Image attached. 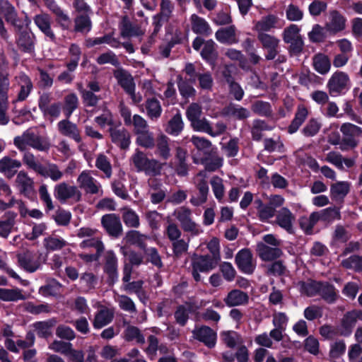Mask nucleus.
I'll return each instance as SVG.
<instances>
[{
  "instance_id": "1",
  "label": "nucleus",
  "mask_w": 362,
  "mask_h": 362,
  "mask_svg": "<svg viewBox=\"0 0 362 362\" xmlns=\"http://www.w3.org/2000/svg\"><path fill=\"white\" fill-rule=\"evenodd\" d=\"M13 144L21 152L28 151V146L41 152H47L51 147L47 138L35 134L30 130L14 137Z\"/></svg>"
},
{
  "instance_id": "2",
  "label": "nucleus",
  "mask_w": 362,
  "mask_h": 362,
  "mask_svg": "<svg viewBox=\"0 0 362 362\" xmlns=\"http://www.w3.org/2000/svg\"><path fill=\"white\" fill-rule=\"evenodd\" d=\"M1 16L15 29L21 30L23 28V23L18 18V12L14 6L8 0H0V36L8 42L10 36L5 28Z\"/></svg>"
},
{
  "instance_id": "3",
  "label": "nucleus",
  "mask_w": 362,
  "mask_h": 362,
  "mask_svg": "<svg viewBox=\"0 0 362 362\" xmlns=\"http://www.w3.org/2000/svg\"><path fill=\"white\" fill-rule=\"evenodd\" d=\"M137 171H144L148 175H158L160 174L162 164L156 159H150L145 153L136 149L131 158Z\"/></svg>"
},
{
  "instance_id": "4",
  "label": "nucleus",
  "mask_w": 362,
  "mask_h": 362,
  "mask_svg": "<svg viewBox=\"0 0 362 362\" xmlns=\"http://www.w3.org/2000/svg\"><path fill=\"white\" fill-rule=\"evenodd\" d=\"M193 183L198 190V195L192 197L190 202L194 206H199L207 201L209 187L208 185V175L205 170L199 171L192 179Z\"/></svg>"
},
{
  "instance_id": "5",
  "label": "nucleus",
  "mask_w": 362,
  "mask_h": 362,
  "mask_svg": "<svg viewBox=\"0 0 362 362\" xmlns=\"http://www.w3.org/2000/svg\"><path fill=\"white\" fill-rule=\"evenodd\" d=\"M54 195L61 203H64L68 200L78 202L81 199L82 194L76 186L62 182L54 186Z\"/></svg>"
},
{
  "instance_id": "6",
  "label": "nucleus",
  "mask_w": 362,
  "mask_h": 362,
  "mask_svg": "<svg viewBox=\"0 0 362 362\" xmlns=\"http://www.w3.org/2000/svg\"><path fill=\"white\" fill-rule=\"evenodd\" d=\"M349 85L350 78L349 75L346 72L337 71L329 78L327 88L332 96H337L349 88Z\"/></svg>"
},
{
  "instance_id": "7",
  "label": "nucleus",
  "mask_w": 362,
  "mask_h": 362,
  "mask_svg": "<svg viewBox=\"0 0 362 362\" xmlns=\"http://www.w3.org/2000/svg\"><path fill=\"white\" fill-rule=\"evenodd\" d=\"M343 138L341 142L340 148L343 151L349 148H354L358 144L356 137L362 135V129L351 123H344L340 127Z\"/></svg>"
},
{
  "instance_id": "8",
  "label": "nucleus",
  "mask_w": 362,
  "mask_h": 362,
  "mask_svg": "<svg viewBox=\"0 0 362 362\" xmlns=\"http://www.w3.org/2000/svg\"><path fill=\"white\" fill-rule=\"evenodd\" d=\"M218 262L209 255H200L192 259V274L196 281L201 280L199 272H208L214 269Z\"/></svg>"
},
{
  "instance_id": "9",
  "label": "nucleus",
  "mask_w": 362,
  "mask_h": 362,
  "mask_svg": "<svg viewBox=\"0 0 362 362\" xmlns=\"http://www.w3.org/2000/svg\"><path fill=\"white\" fill-rule=\"evenodd\" d=\"M235 260L238 268L244 274H252L256 268V261L249 249L240 250L236 254Z\"/></svg>"
},
{
  "instance_id": "10",
  "label": "nucleus",
  "mask_w": 362,
  "mask_h": 362,
  "mask_svg": "<svg viewBox=\"0 0 362 362\" xmlns=\"http://www.w3.org/2000/svg\"><path fill=\"white\" fill-rule=\"evenodd\" d=\"M101 223L109 235L118 238L122 234L123 228L118 215L115 214H105L101 218Z\"/></svg>"
},
{
  "instance_id": "11",
  "label": "nucleus",
  "mask_w": 362,
  "mask_h": 362,
  "mask_svg": "<svg viewBox=\"0 0 362 362\" xmlns=\"http://www.w3.org/2000/svg\"><path fill=\"white\" fill-rule=\"evenodd\" d=\"M15 186L20 194L27 197H30L35 191L33 179L24 170H21L17 173L15 179Z\"/></svg>"
},
{
  "instance_id": "12",
  "label": "nucleus",
  "mask_w": 362,
  "mask_h": 362,
  "mask_svg": "<svg viewBox=\"0 0 362 362\" xmlns=\"http://www.w3.org/2000/svg\"><path fill=\"white\" fill-rule=\"evenodd\" d=\"M358 320H362L361 310H354L344 314L341 322L340 334L344 337L350 335Z\"/></svg>"
},
{
  "instance_id": "13",
  "label": "nucleus",
  "mask_w": 362,
  "mask_h": 362,
  "mask_svg": "<svg viewBox=\"0 0 362 362\" xmlns=\"http://www.w3.org/2000/svg\"><path fill=\"white\" fill-rule=\"evenodd\" d=\"M257 38L261 42L263 48L267 50L266 59L267 60L274 59L278 54L279 40L267 33H259Z\"/></svg>"
},
{
  "instance_id": "14",
  "label": "nucleus",
  "mask_w": 362,
  "mask_h": 362,
  "mask_svg": "<svg viewBox=\"0 0 362 362\" xmlns=\"http://www.w3.org/2000/svg\"><path fill=\"white\" fill-rule=\"evenodd\" d=\"M294 214L286 207L279 209L276 214L275 223L288 233H293Z\"/></svg>"
},
{
  "instance_id": "15",
  "label": "nucleus",
  "mask_w": 362,
  "mask_h": 362,
  "mask_svg": "<svg viewBox=\"0 0 362 362\" xmlns=\"http://www.w3.org/2000/svg\"><path fill=\"white\" fill-rule=\"evenodd\" d=\"M15 30L18 47L24 52H33L35 48V35L30 32L22 30V28Z\"/></svg>"
},
{
  "instance_id": "16",
  "label": "nucleus",
  "mask_w": 362,
  "mask_h": 362,
  "mask_svg": "<svg viewBox=\"0 0 362 362\" xmlns=\"http://www.w3.org/2000/svg\"><path fill=\"white\" fill-rule=\"evenodd\" d=\"M57 129L63 136L69 137L77 143L81 142L82 139L77 125L71 122L69 118L59 121L57 123Z\"/></svg>"
},
{
  "instance_id": "17",
  "label": "nucleus",
  "mask_w": 362,
  "mask_h": 362,
  "mask_svg": "<svg viewBox=\"0 0 362 362\" xmlns=\"http://www.w3.org/2000/svg\"><path fill=\"white\" fill-rule=\"evenodd\" d=\"M79 187L86 193L95 194L100 192V185L88 173L82 172L77 178Z\"/></svg>"
},
{
  "instance_id": "18",
  "label": "nucleus",
  "mask_w": 362,
  "mask_h": 362,
  "mask_svg": "<svg viewBox=\"0 0 362 362\" xmlns=\"http://www.w3.org/2000/svg\"><path fill=\"white\" fill-rule=\"evenodd\" d=\"M111 141L118 145L122 149H127L130 144V134L124 128L117 129L115 127H110L108 129Z\"/></svg>"
},
{
  "instance_id": "19",
  "label": "nucleus",
  "mask_w": 362,
  "mask_h": 362,
  "mask_svg": "<svg viewBox=\"0 0 362 362\" xmlns=\"http://www.w3.org/2000/svg\"><path fill=\"white\" fill-rule=\"evenodd\" d=\"M256 251L259 258L265 262L278 259L283 254L279 247H271L262 242L257 244Z\"/></svg>"
},
{
  "instance_id": "20",
  "label": "nucleus",
  "mask_w": 362,
  "mask_h": 362,
  "mask_svg": "<svg viewBox=\"0 0 362 362\" xmlns=\"http://www.w3.org/2000/svg\"><path fill=\"white\" fill-rule=\"evenodd\" d=\"M249 299L247 293L239 289H233L228 293L223 301L228 307H236L247 305Z\"/></svg>"
},
{
  "instance_id": "21",
  "label": "nucleus",
  "mask_w": 362,
  "mask_h": 362,
  "mask_svg": "<svg viewBox=\"0 0 362 362\" xmlns=\"http://www.w3.org/2000/svg\"><path fill=\"white\" fill-rule=\"evenodd\" d=\"M104 271L108 275L112 284H114L118 277L117 258L115 252L109 250L105 256Z\"/></svg>"
},
{
  "instance_id": "22",
  "label": "nucleus",
  "mask_w": 362,
  "mask_h": 362,
  "mask_svg": "<svg viewBox=\"0 0 362 362\" xmlns=\"http://www.w3.org/2000/svg\"><path fill=\"white\" fill-rule=\"evenodd\" d=\"M48 8L56 16V21L64 29H68L71 23L69 16L56 4L54 0H44Z\"/></svg>"
},
{
  "instance_id": "23",
  "label": "nucleus",
  "mask_w": 362,
  "mask_h": 362,
  "mask_svg": "<svg viewBox=\"0 0 362 362\" xmlns=\"http://www.w3.org/2000/svg\"><path fill=\"white\" fill-rule=\"evenodd\" d=\"M222 115L238 120H245L250 117V112L248 109L239 105L230 103L223 109Z\"/></svg>"
},
{
  "instance_id": "24",
  "label": "nucleus",
  "mask_w": 362,
  "mask_h": 362,
  "mask_svg": "<svg viewBox=\"0 0 362 362\" xmlns=\"http://www.w3.org/2000/svg\"><path fill=\"white\" fill-rule=\"evenodd\" d=\"M22 163L20 160L4 156L0 160V172L6 177L11 178L20 168Z\"/></svg>"
},
{
  "instance_id": "25",
  "label": "nucleus",
  "mask_w": 362,
  "mask_h": 362,
  "mask_svg": "<svg viewBox=\"0 0 362 362\" xmlns=\"http://www.w3.org/2000/svg\"><path fill=\"white\" fill-rule=\"evenodd\" d=\"M120 35L122 37H131L144 35V32L137 25L133 24L127 16H124L119 24Z\"/></svg>"
},
{
  "instance_id": "26",
  "label": "nucleus",
  "mask_w": 362,
  "mask_h": 362,
  "mask_svg": "<svg viewBox=\"0 0 362 362\" xmlns=\"http://www.w3.org/2000/svg\"><path fill=\"white\" fill-rule=\"evenodd\" d=\"M19 265L29 272H34L40 267V263L35 260L34 255L30 251L26 250L17 255Z\"/></svg>"
},
{
  "instance_id": "27",
  "label": "nucleus",
  "mask_w": 362,
  "mask_h": 362,
  "mask_svg": "<svg viewBox=\"0 0 362 362\" xmlns=\"http://www.w3.org/2000/svg\"><path fill=\"white\" fill-rule=\"evenodd\" d=\"M37 27L50 40L55 39V35L51 28V18L46 13L36 15L33 18Z\"/></svg>"
},
{
  "instance_id": "28",
  "label": "nucleus",
  "mask_w": 362,
  "mask_h": 362,
  "mask_svg": "<svg viewBox=\"0 0 362 362\" xmlns=\"http://www.w3.org/2000/svg\"><path fill=\"white\" fill-rule=\"evenodd\" d=\"M175 172L177 175L185 177L188 175L189 165L187 163V152L181 147H177L175 149Z\"/></svg>"
},
{
  "instance_id": "29",
  "label": "nucleus",
  "mask_w": 362,
  "mask_h": 362,
  "mask_svg": "<svg viewBox=\"0 0 362 362\" xmlns=\"http://www.w3.org/2000/svg\"><path fill=\"white\" fill-rule=\"evenodd\" d=\"M196 339L204 342L209 347L214 346L216 334L212 329L207 326H202L194 331Z\"/></svg>"
},
{
  "instance_id": "30",
  "label": "nucleus",
  "mask_w": 362,
  "mask_h": 362,
  "mask_svg": "<svg viewBox=\"0 0 362 362\" xmlns=\"http://www.w3.org/2000/svg\"><path fill=\"white\" fill-rule=\"evenodd\" d=\"M314 69L320 74H327L331 69V62L329 57L322 53L315 54L312 60Z\"/></svg>"
},
{
  "instance_id": "31",
  "label": "nucleus",
  "mask_w": 362,
  "mask_h": 362,
  "mask_svg": "<svg viewBox=\"0 0 362 362\" xmlns=\"http://www.w3.org/2000/svg\"><path fill=\"white\" fill-rule=\"evenodd\" d=\"M215 36L218 41L224 44L231 45L238 42L235 25H230L227 28L218 30Z\"/></svg>"
},
{
  "instance_id": "32",
  "label": "nucleus",
  "mask_w": 362,
  "mask_h": 362,
  "mask_svg": "<svg viewBox=\"0 0 362 362\" xmlns=\"http://www.w3.org/2000/svg\"><path fill=\"white\" fill-rule=\"evenodd\" d=\"M17 214L15 212H6L0 221V237L6 238L16 224Z\"/></svg>"
},
{
  "instance_id": "33",
  "label": "nucleus",
  "mask_w": 362,
  "mask_h": 362,
  "mask_svg": "<svg viewBox=\"0 0 362 362\" xmlns=\"http://www.w3.org/2000/svg\"><path fill=\"white\" fill-rule=\"evenodd\" d=\"M193 162L196 164L202 163L205 166V171L213 172L218 170L223 165V158L218 156H210L198 159L192 158Z\"/></svg>"
},
{
  "instance_id": "34",
  "label": "nucleus",
  "mask_w": 362,
  "mask_h": 362,
  "mask_svg": "<svg viewBox=\"0 0 362 362\" xmlns=\"http://www.w3.org/2000/svg\"><path fill=\"white\" fill-rule=\"evenodd\" d=\"M21 90L18 93L17 99L16 101H23L30 95L33 89V83L30 78L24 74H20L16 77Z\"/></svg>"
},
{
  "instance_id": "35",
  "label": "nucleus",
  "mask_w": 362,
  "mask_h": 362,
  "mask_svg": "<svg viewBox=\"0 0 362 362\" xmlns=\"http://www.w3.org/2000/svg\"><path fill=\"white\" fill-rule=\"evenodd\" d=\"M114 76L125 92L136 87L132 76L123 69L115 70L114 71Z\"/></svg>"
},
{
  "instance_id": "36",
  "label": "nucleus",
  "mask_w": 362,
  "mask_h": 362,
  "mask_svg": "<svg viewBox=\"0 0 362 362\" xmlns=\"http://www.w3.org/2000/svg\"><path fill=\"white\" fill-rule=\"evenodd\" d=\"M279 18L273 14H269L262 17L259 21L255 23L254 30L259 33H264L276 27Z\"/></svg>"
},
{
  "instance_id": "37",
  "label": "nucleus",
  "mask_w": 362,
  "mask_h": 362,
  "mask_svg": "<svg viewBox=\"0 0 362 362\" xmlns=\"http://www.w3.org/2000/svg\"><path fill=\"white\" fill-rule=\"evenodd\" d=\"M169 141V138L163 134H158L155 141L156 154L164 160H168L171 156Z\"/></svg>"
},
{
  "instance_id": "38",
  "label": "nucleus",
  "mask_w": 362,
  "mask_h": 362,
  "mask_svg": "<svg viewBox=\"0 0 362 362\" xmlns=\"http://www.w3.org/2000/svg\"><path fill=\"white\" fill-rule=\"evenodd\" d=\"M191 24L192 30L197 34L208 36L211 33V29L209 23L196 14L192 15Z\"/></svg>"
},
{
  "instance_id": "39",
  "label": "nucleus",
  "mask_w": 362,
  "mask_h": 362,
  "mask_svg": "<svg viewBox=\"0 0 362 362\" xmlns=\"http://www.w3.org/2000/svg\"><path fill=\"white\" fill-rule=\"evenodd\" d=\"M37 174L44 177H49L54 182L61 180L63 177L62 171L56 164L52 163H47L45 166L42 165Z\"/></svg>"
},
{
  "instance_id": "40",
  "label": "nucleus",
  "mask_w": 362,
  "mask_h": 362,
  "mask_svg": "<svg viewBox=\"0 0 362 362\" xmlns=\"http://www.w3.org/2000/svg\"><path fill=\"white\" fill-rule=\"evenodd\" d=\"M344 18L337 11H330L329 22L326 24L327 30L332 33H337L345 28Z\"/></svg>"
},
{
  "instance_id": "41",
  "label": "nucleus",
  "mask_w": 362,
  "mask_h": 362,
  "mask_svg": "<svg viewBox=\"0 0 362 362\" xmlns=\"http://www.w3.org/2000/svg\"><path fill=\"white\" fill-rule=\"evenodd\" d=\"M124 338L127 341H135L141 345L146 341L144 335L139 328L129 324L124 331Z\"/></svg>"
},
{
  "instance_id": "42",
  "label": "nucleus",
  "mask_w": 362,
  "mask_h": 362,
  "mask_svg": "<svg viewBox=\"0 0 362 362\" xmlns=\"http://www.w3.org/2000/svg\"><path fill=\"white\" fill-rule=\"evenodd\" d=\"M221 340L230 349H234L244 344L243 337L234 331H224L221 334Z\"/></svg>"
},
{
  "instance_id": "43",
  "label": "nucleus",
  "mask_w": 362,
  "mask_h": 362,
  "mask_svg": "<svg viewBox=\"0 0 362 362\" xmlns=\"http://www.w3.org/2000/svg\"><path fill=\"white\" fill-rule=\"evenodd\" d=\"M308 115V111L306 107L304 106H298L295 114V117L288 127V133L293 134L296 132L307 118Z\"/></svg>"
},
{
  "instance_id": "44",
  "label": "nucleus",
  "mask_w": 362,
  "mask_h": 362,
  "mask_svg": "<svg viewBox=\"0 0 362 362\" xmlns=\"http://www.w3.org/2000/svg\"><path fill=\"white\" fill-rule=\"evenodd\" d=\"M146 114L151 120H157L161 115L162 107L160 102L153 98H148L145 103Z\"/></svg>"
},
{
  "instance_id": "45",
  "label": "nucleus",
  "mask_w": 362,
  "mask_h": 362,
  "mask_svg": "<svg viewBox=\"0 0 362 362\" xmlns=\"http://www.w3.org/2000/svg\"><path fill=\"white\" fill-rule=\"evenodd\" d=\"M56 324L57 320L52 318L47 321L37 322L33 327L40 337L47 338L52 335V329Z\"/></svg>"
},
{
  "instance_id": "46",
  "label": "nucleus",
  "mask_w": 362,
  "mask_h": 362,
  "mask_svg": "<svg viewBox=\"0 0 362 362\" xmlns=\"http://www.w3.org/2000/svg\"><path fill=\"white\" fill-rule=\"evenodd\" d=\"M315 212L319 216V221L332 223L335 220L341 219V213L339 209L337 206L328 207Z\"/></svg>"
},
{
  "instance_id": "47",
  "label": "nucleus",
  "mask_w": 362,
  "mask_h": 362,
  "mask_svg": "<svg viewBox=\"0 0 362 362\" xmlns=\"http://www.w3.org/2000/svg\"><path fill=\"white\" fill-rule=\"evenodd\" d=\"M318 295L329 303H334L337 298L334 286L327 282H320Z\"/></svg>"
},
{
  "instance_id": "48",
  "label": "nucleus",
  "mask_w": 362,
  "mask_h": 362,
  "mask_svg": "<svg viewBox=\"0 0 362 362\" xmlns=\"http://www.w3.org/2000/svg\"><path fill=\"white\" fill-rule=\"evenodd\" d=\"M114 298L121 310L129 313H136V305L129 296L115 293Z\"/></svg>"
},
{
  "instance_id": "49",
  "label": "nucleus",
  "mask_w": 362,
  "mask_h": 362,
  "mask_svg": "<svg viewBox=\"0 0 362 362\" xmlns=\"http://www.w3.org/2000/svg\"><path fill=\"white\" fill-rule=\"evenodd\" d=\"M125 239L127 243L136 245L144 251L146 249V240L149 239V237L141 234L139 231L131 230L126 234Z\"/></svg>"
},
{
  "instance_id": "50",
  "label": "nucleus",
  "mask_w": 362,
  "mask_h": 362,
  "mask_svg": "<svg viewBox=\"0 0 362 362\" xmlns=\"http://www.w3.org/2000/svg\"><path fill=\"white\" fill-rule=\"evenodd\" d=\"M113 319V313L108 309H102L98 311L93 320V327L100 329L110 323Z\"/></svg>"
},
{
  "instance_id": "51",
  "label": "nucleus",
  "mask_w": 362,
  "mask_h": 362,
  "mask_svg": "<svg viewBox=\"0 0 362 362\" xmlns=\"http://www.w3.org/2000/svg\"><path fill=\"white\" fill-rule=\"evenodd\" d=\"M44 247L48 251L59 250L67 245V242L62 238L49 235L44 239Z\"/></svg>"
},
{
  "instance_id": "52",
  "label": "nucleus",
  "mask_w": 362,
  "mask_h": 362,
  "mask_svg": "<svg viewBox=\"0 0 362 362\" xmlns=\"http://www.w3.org/2000/svg\"><path fill=\"white\" fill-rule=\"evenodd\" d=\"M184 123L180 113L175 114L168 122L166 132L173 136H177L182 131Z\"/></svg>"
},
{
  "instance_id": "53",
  "label": "nucleus",
  "mask_w": 362,
  "mask_h": 362,
  "mask_svg": "<svg viewBox=\"0 0 362 362\" xmlns=\"http://www.w3.org/2000/svg\"><path fill=\"white\" fill-rule=\"evenodd\" d=\"M319 221V216L315 211L309 216H302L299 219L300 228L306 233L311 234L315 225Z\"/></svg>"
},
{
  "instance_id": "54",
  "label": "nucleus",
  "mask_w": 362,
  "mask_h": 362,
  "mask_svg": "<svg viewBox=\"0 0 362 362\" xmlns=\"http://www.w3.org/2000/svg\"><path fill=\"white\" fill-rule=\"evenodd\" d=\"M122 211V219L125 225L130 228H138L140 225L139 216L134 211L124 207L121 209Z\"/></svg>"
},
{
  "instance_id": "55",
  "label": "nucleus",
  "mask_w": 362,
  "mask_h": 362,
  "mask_svg": "<svg viewBox=\"0 0 362 362\" xmlns=\"http://www.w3.org/2000/svg\"><path fill=\"white\" fill-rule=\"evenodd\" d=\"M300 291L308 296H314L318 294L320 282L308 280L298 283Z\"/></svg>"
},
{
  "instance_id": "56",
  "label": "nucleus",
  "mask_w": 362,
  "mask_h": 362,
  "mask_svg": "<svg viewBox=\"0 0 362 362\" xmlns=\"http://www.w3.org/2000/svg\"><path fill=\"white\" fill-rule=\"evenodd\" d=\"M23 155L22 160L24 165L30 170H33L38 173L41 169L42 164H41L35 156L30 151H23Z\"/></svg>"
},
{
  "instance_id": "57",
  "label": "nucleus",
  "mask_w": 362,
  "mask_h": 362,
  "mask_svg": "<svg viewBox=\"0 0 362 362\" xmlns=\"http://www.w3.org/2000/svg\"><path fill=\"white\" fill-rule=\"evenodd\" d=\"M349 191V185L346 182H338L331 185L330 194L334 199L344 198Z\"/></svg>"
},
{
  "instance_id": "58",
  "label": "nucleus",
  "mask_w": 362,
  "mask_h": 362,
  "mask_svg": "<svg viewBox=\"0 0 362 362\" xmlns=\"http://www.w3.org/2000/svg\"><path fill=\"white\" fill-rule=\"evenodd\" d=\"M251 110L254 113L259 116L269 117L272 115V106L268 102L255 101L252 104Z\"/></svg>"
},
{
  "instance_id": "59",
  "label": "nucleus",
  "mask_w": 362,
  "mask_h": 362,
  "mask_svg": "<svg viewBox=\"0 0 362 362\" xmlns=\"http://www.w3.org/2000/svg\"><path fill=\"white\" fill-rule=\"evenodd\" d=\"M190 141L198 151L202 152L205 155L208 154L212 146V143L209 139L196 135L191 137Z\"/></svg>"
},
{
  "instance_id": "60",
  "label": "nucleus",
  "mask_w": 362,
  "mask_h": 362,
  "mask_svg": "<svg viewBox=\"0 0 362 362\" xmlns=\"http://www.w3.org/2000/svg\"><path fill=\"white\" fill-rule=\"evenodd\" d=\"M79 247L82 249L94 247L96 250V253L99 254H102L105 250V246L101 238L95 235L88 239H84L79 244Z\"/></svg>"
},
{
  "instance_id": "61",
  "label": "nucleus",
  "mask_w": 362,
  "mask_h": 362,
  "mask_svg": "<svg viewBox=\"0 0 362 362\" xmlns=\"http://www.w3.org/2000/svg\"><path fill=\"white\" fill-rule=\"evenodd\" d=\"M137 136L136 142L139 146L146 148H152L155 146L153 134L150 130L136 134Z\"/></svg>"
},
{
  "instance_id": "62",
  "label": "nucleus",
  "mask_w": 362,
  "mask_h": 362,
  "mask_svg": "<svg viewBox=\"0 0 362 362\" xmlns=\"http://www.w3.org/2000/svg\"><path fill=\"white\" fill-rule=\"evenodd\" d=\"M341 266L346 269H353L355 272H362V256L354 255L342 260Z\"/></svg>"
},
{
  "instance_id": "63",
  "label": "nucleus",
  "mask_w": 362,
  "mask_h": 362,
  "mask_svg": "<svg viewBox=\"0 0 362 362\" xmlns=\"http://www.w3.org/2000/svg\"><path fill=\"white\" fill-rule=\"evenodd\" d=\"M95 166L103 172L107 178L112 176V165L110 160L103 153L98 155L95 160Z\"/></svg>"
},
{
  "instance_id": "64",
  "label": "nucleus",
  "mask_w": 362,
  "mask_h": 362,
  "mask_svg": "<svg viewBox=\"0 0 362 362\" xmlns=\"http://www.w3.org/2000/svg\"><path fill=\"white\" fill-rule=\"evenodd\" d=\"M270 129L271 128L264 120L255 119L251 127L252 139L257 141L260 140L262 137V132Z\"/></svg>"
}]
</instances>
